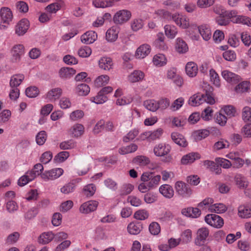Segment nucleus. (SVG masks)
<instances>
[{
    "mask_svg": "<svg viewBox=\"0 0 251 251\" xmlns=\"http://www.w3.org/2000/svg\"><path fill=\"white\" fill-rule=\"evenodd\" d=\"M192 238V231L190 229L184 230L181 235V238L179 239L183 243H188L190 242Z\"/></svg>",
    "mask_w": 251,
    "mask_h": 251,
    "instance_id": "nucleus-48",
    "label": "nucleus"
},
{
    "mask_svg": "<svg viewBox=\"0 0 251 251\" xmlns=\"http://www.w3.org/2000/svg\"><path fill=\"white\" fill-rule=\"evenodd\" d=\"M171 146L165 143H159L156 145L153 149V152L156 156H164L171 151Z\"/></svg>",
    "mask_w": 251,
    "mask_h": 251,
    "instance_id": "nucleus-8",
    "label": "nucleus"
},
{
    "mask_svg": "<svg viewBox=\"0 0 251 251\" xmlns=\"http://www.w3.org/2000/svg\"><path fill=\"white\" fill-rule=\"evenodd\" d=\"M100 67L104 70H110L113 66L111 58L107 57H101L99 61Z\"/></svg>",
    "mask_w": 251,
    "mask_h": 251,
    "instance_id": "nucleus-29",
    "label": "nucleus"
},
{
    "mask_svg": "<svg viewBox=\"0 0 251 251\" xmlns=\"http://www.w3.org/2000/svg\"><path fill=\"white\" fill-rule=\"evenodd\" d=\"M149 212L145 209H141L135 212L134 217L139 220H144L148 218Z\"/></svg>",
    "mask_w": 251,
    "mask_h": 251,
    "instance_id": "nucleus-51",
    "label": "nucleus"
},
{
    "mask_svg": "<svg viewBox=\"0 0 251 251\" xmlns=\"http://www.w3.org/2000/svg\"><path fill=\"white\" fill-rule=\"evenodd\" d=\"M96 191V187L93 184L85 186L83 188L84 194L87 197L92 196Z\"/></svg>",
    "mask_w": 251,
    "mask_h": 251,
    "instance_id": "nucleus-63",
    "label": "nucleus"
},
{
    "mask_svg": "<svg viewBox=\"0 0 251 251\" xmlns=\"http://www.w3.org/2000/svg\"><path fill=\"white\" fill-rule=\"evenodd\" d=\"M76 146L75 142L73 140H69L61 142L60 144V148L61 150H70L75 148Z\"/></svg>",
    "mask_w": 251,
    "mask_h": 251,
    "instance_id": "nucleus-54",
    "label": "nucleus"
},
{
    "mask_svg": "<svg viewBox=\"0 0 251 251\" xmlns=\"http://www.w3.org/2000/svg\"><path fill=\"white\" fill-rule=\"evenodd\" d=\"M1 19L3 23L8 24L13 18V14L11 10L8 7H2L0 11Z\"/></svg>",
    "mask_w": 251,
    "mask_h": 251,
    "instance_id": "nucleus-18",
    "label": "nucleus"
},
{
    "mask_svg": "<svg viewBox=\"0 0 251 251\" xmlns=\"http://www.w3.org/2000/svg\"><path fill=\"white\" fill-rule=\"evenodd\" d=\"M229 146V144L227 141L221 139L214 144L213 149L215 151H218L225 148H227Z\"/></svg>",
    "mask_w": 251,
    "mask_h": 251,
    "instance_id": "nucleus-53",
    "label": "nucleus"
},
{
    "mask_svg": "<svg viewBox=\"0 0 251 251\" xmlns=\"http://www.w3.org/2000/svg\"><path fill=\"white\" fill-rule=\"evenodd\" d=\"M198 70V66L194 62H188L186 65V73L187 75L190 77L195 76L197 74Z\"/></svg>",
    "mask_w": 251,
    "mask_h": 251,
    "instance_id": "nucleus-28",
    "label": "nucleus"
},
{
    "mask_svg": "<svg viewBox=\"0 0 251 251\" xmlns=\"http://www.w3.org/2000/svg\"><path fill=\"white\" fill-rule=\"evenodd\" d=\"M209 132L208 130L203 129L195 132L193 136L196 141H200L209 135Z\"/></svg>",
    "mask_w": 251,
    "mask_h": 251,
    "instance_id": "nucleus-50",
    "label": "nucleus"
},
{
    "mask_svg": "<svg viewBox=\"0 0 251 251\" xmlns=\"http://www.w3.org/2000/svg\"><path fill=\"white\" fill-rule=\"evenodd\" d=\"M92 53L91 49L88 46L80 48L77 51L78 55L83 58L89 57Z\"/></svg>",
    "mask_w": 251,
    "mask_h": 251,
    "instance_id": "nucleus-52",
    "label": "nucleus"
},
{
    "mask_svg": "<svg viewBox=\"0 0 251 251\" xmlns=\"http://www.w3.org/2000/svg\"><path fill=\"white\" fill-rule=\"evenodd\" d=\"M75 183L71 181L64 184L60 188V192L65 195H69L73 193L75 191Z\"/></svg>",
    "mask_w": 251,
    "mask_h": 251,
    "instance_id": "nucleus-31",
    "label": "nucleus"
},
{
    "mask_svg": "<svg viewBox=\"0 0 251 251\" xmlns=\"http://www.w3.org/2000/svg\"><path fill=\"white\" fill-rule=\"evenodd\" d=\"M131 14L127 10H120L113 17V21L116 24L122 25L128 21L131 18Z\"/></svg>",
    "mask_w": 251,
    "mask_h": 251,
    "instance_id": "nucleus-3",
    "label": "nucleus"
},
{
    "mask_svg": "<svg viewBox=\"0 0 251 251\" xmlns=\"http://www.w3.org/2000/svg\"><path fill=\"white\" fill-rule=\"evenodd\" d=\"M176 192L180 196L188 198L191 194V190L188 185L182 181H177L175 184Z\"/></svg>",
    "mask_w": 251,
    "mask_h": 251,
    "instance_id": "nucleus-6",
    "label": "nucleus"
},
{
    "mask_svg": "<svg viewBox=\"0 0 251 251\" xmlns=\"http://www.w3.org/2000/svg\"><path fill=\"white\" fill-rule=\"evenodd\" d=\"M29 26V21L25 19H22L16 25L15 32L18 36H22L26 32Z\"/></svg>",
    "mask_w": 251,
    "mask_h": 251,
    "instance_id": "nucleus-10",
    "label": "nucleus"
},
{
    "mask_svg": "<svg viewBox=\"0 0 251 251\" xmlns=\"http://www.w3.org/2000/svg\"><path fill=\"white\" fill-rule=\"evenodd\" d=\"M54 237V234L52 232H47L42 233L38 238L39 244H47L51 241Z\"/></svg>",
    "mask_w": 251,
    "mask_h": 251,
    "instance_id": "nucleus-25",
    "label": "nucleus"
},
{
    "mask_svg": "<svg viewBox=\"0 0 251 251\" xmlns=\"http://www.w3.org/2000/svg\"><path fill=\"white\" fill-rule=\"evenodd\" d=\"M227 210V207L223 203H219L209 206V211L217 213H223Z\"/></svg>",
    "mask_w": 251,
    "mask_h": 251,
    "instance_id": "nucleus-36",
    "label": "nucleus"
},
{
    "mask_svg": "<svg viewBox=\"0 0 251 251\" xmlns=\"http://www.w3.org/2000/svg\"><path fill=\"white\" fill-rule=\"evenodd\" d=\"M25 76L23 74H17L13 75L10 80V86L11 87L17 88L22 81L24 79Z\"/></svg>",
    "mask_w": 251,
    "mask_h": 251,
    "instance_id": "nucleus-34",
    "label": "nucleus"
},
{
    "mask_svg": "<svg viewBox=\"0 0 251 251\" xmlns=\"http://www.w3.org/2000/svg\"><path fill=\"white\" fill-rule=\"evenodd\" d=\"M238 215L242 218H248L251 217V209L247 205H242L238 208Z\"/></svg>",
    "mask_w": 251,
    "mask_h": 251,
    "instance_id": "nucleus-35",
    "label": "nucleus"
},
{
    "mask_svg": "<svg viewBox=\"0 0 251 251\" xmlns=\"http://www.w3.org/2000/svg\"><path fill=\"white\" fill-rule=\"evenodd\" d=\"M232 21L235 23L242 24L251 26V19L246 16H238Z\"/></svg>",
    "mask_w": 251,
    "mask_h": 251,
    "instance_id": "nucleus-49",
    "label": "nucleus"
},
{
    "mask_svg": "<svg viewBox=\"0 0 251 251\" xmlns=\"http://www.w3.org/2000/svg\"><path fill=\"white\" fill-rule=\"evenodd\" d=\"M99 202L96 201H89L83 203L79 208L81 213L88 214L95 211L98 206Z\"/></svg>",
    "mask_w": 251,
    "mask_h": 251,
    "instance_id": "nucleus-9",
    "label": "nucleus"
},
{
    "mask_svg": "<svg viewBox=\"0 0 251 251\" xmlns=\"http://www.w3.org/2000/svg\"><path fill=\"white\" fill-rule=\"evenodd\" d=\"M201 158L200 154L198 152H191L184 155L181 160L182 164H187L194 162L196 160Z\"/></svg>",
    "mask_w": 251,
    "mask_h": 251,
    "instance_id": "nucleus-24",
    "label": "nucleus"
},
{
    "mask_svg": "<svg viewBox=\"0 0 251 251\" xmlns=\"http://www.w3.org/2000/svg\"><path fill=\"white\" fill-rule=\"evenodd\" d=\"M142 228V225L140 222H131L127 227L128 233L133 235L139 234Z\"/></svg>",
    "mask_w": 251,
    "mask_h": 251,
    "instance_id": "nucleus-23",
    "label": "nucleus"
},
{
    "mask_svg": "<svg viewBox=\"0 0 251 251\" xmlns=\"http://www.w3.org/2000/svg\"><path fill=\"white\" fill-rule=\"evenodd\" d=\"M207 87L205 94L198 93L191 96L188 100V104L192 106H197L204 102L210 104L215 103V100L212 94L213 88L209 85Z\"/></svg>",
    "mask_w": 251,
    "mask_h": 251,
    "instance_id": "nucleus-1",
    "label": "nucleus"
},
{
    "mask_svg": "<svg viewBox=\"0 0 251 251\" xmlns=\"http://www.w3.org/2000/svg\"><path fill=\"white\" fill-rule=\"evenodd\" d=\"M61 168H55L50 171H45L41 174V177L45 180H54L59 177L63 173Z\"/></svg>",
    "mask_w": 251,
    "mask_h": 251,
    "instance_id": "nucleus-5",
    "label": "nucleus"
},
{
    "mask_svg": "<svg viewBox=\"0 0 251 251\" xmlns=\"http://www.w3.org/2000/svg\"><path fill=\"white\" fill-rule=\"evenodd\" d=\"M163 133V130L158 128L153 131H147L140 135V138L142 140H145L146 138H149L151 140H155L160 138Z\"/></svg>",
    "mask_w": 251,
    "mask_h": 251,
    "instance_id": "nucleus-15",
    "label": "nucleus"
},
{
    "mask_svg": "<svg viewBox=\"0 0 251 251\" xmlns=\"http://www.w3.org/2000/svg\"><path fill=\"white\" fill-rule=\"evenodd\" d=\"M90 87L85 83H81L77 85L76 92L79 96H86L90 92Z\"/></svg>",
    "mask_w": 251,
    "mask_h": 251,
    "instance_id": "nucleus-41",
    "label": "nucleus"
},
{
    "mask_svg": "<svg viewBox=\"0 0 251 251\" xmlns=\"http://www.w3.org/2000/svg\"><path fill=\"white\" fill-rule=\"evenodd\" d=\"M209 235V230L205 227L199 228L197 232V237L195 239L196 245L201 246L204 245L206 238Z\"/></svg>",
    "mask_w": 251,
    "mask_h": 251,
    "instance_id": "nucleus-7",
    "label": "nucleus"
},
{
    "mask_svg": "<svg viewBox=\"0 0 251 251\" xmlns=\"http://www.w3.org/2000/svg\"><path fill=\"white\" fill-rule=\"evenodd\" d=\"M35 176L30 174L29 172H27L25 175L19 179L18 184L20 186H23L29 181L33 180Z\"/></svg>",
    "mask_w": 251,
    "mask_h": 251,
    "instance_id": "nucleus-37",
    "label": "nucleus"
},
{
    "mask_svg": "<svg viewBox=\"0 0 251 251\" xmlns=\"http://www.w3.org/2000/svg\"><path fill=\"white\" fill-rule=\"evenodd\" d=\"M62 93L60 88H55L50 90L46 94V98L52 101L58 99Z\"/></svg>",
    "mask_w": 251,
    "mask_h": 251,
    "instance_id": "nucleus-22",
    "label": "nucleus"
},
{
    "mask_svg": "<svg viewBox=\"0 0 251 251\" xmlns=\"http://www.w3.org/2000/svg\"><path fill=\"white\" fill-rule=\"evenodd\" d=\"M144 106L149 110L155 112L158 109L157 101L153 100H149L144 102Z\"/></svg>",
    "mask_w": 251,
    "mask_h": 251,
    "instance_id": "nucleus-44",
    "label": "nucleus"
},
{
    "mask_svg": "<svg viewBox=\"0 0 251 251\" xmlns=\"http://www.w3.org/2000/svg\"><path fill=\"white\" fill-rule=\"evenodd\" d=\"M134 163L140 166H144L149 163V159L145 156H138L134 158L133 160Z\"/></svg>",
    "mask_w": 251,
    "mask_h": 251,
    "instance_id": "nucleus-64",
    "label": "nucleus"
},
{
    "mask_svg": "<svg viewBox=\"0 0 251 251\" xmlns=\"http://www.w3.org/2000/svg\"><path fill=\"white\" fill-rule=\"evenodd\" d=\"M75 70L72 68H62L59 72V76L62 78H69L75 74Z\"/></svg>",
    "mask_w": 251,
    "mask_h": 251,
    "instance_id": "nucleus-30",
    "label": "nucleus"
},
{
    "mask_svg": "<svg viewBox=\"0 0 251 251\" xmlns=\"http://www.w3.org/2000/svg\"><path fill=\"white\" fill-rule=\"evenodd\" d=\"M119 31V27L117 26H113L108 29L106 33V40L110 42L115 41L118 38Z\"/></svg>",
    "mask_w": 251,
    "mask_h": 251,
    "instance_id": "nucleus-16",
    "label": "nucleus"
},
{
    "mask_svg": "<svg viewBox=\"0 0 251 251\" xmlns=\"http://www.w3.org/2000/svg\"><path fill=\"white\" fill-rule=\"evenodd\" d=\"M108 100L106 96L100 94L99 91L96 97L91 98V101L96 104H102L106 102Z\"/></svg>",
    "mask_w": 251,
    "mask_h": 251,
    "instance_id": "nucleus-45",
    "label": "nucleus"
},
{
    "mask_svg": "<svg viewBox=\"0 0 251 251\" xmlns=\"http://www.w3.org/2000/svg\"><path fill=\"white\" fill-rule=\"evenodd\" d=\"M209 75L210 80L213 82V84L216 87H220V79L218 74L215 71L211 69L209 71Z\"/></svg>",
    "mask_w": 251,
    "mask_h": 251,
    "instance_id": "nucleus-46",
    "label": "nucleus"
},
{
    "mask_svg": "<svg viewBox=\"0 0 251 251\" xmlns=\"http://www.w3.org/2000/svg\"><path fill=\"white\" fill-rule=\"evenodd\" d=\"M167 77L169 79H172L174 82L177 86L182 85L183 81L182 78L176 74V70L175 68H172L167 71Z\"/></svg>",
    "mask_w": 251,
    "mask_h": 251,
    "instance_id": "nucleus-13",
    "label": "nucleus"
},
{
    "mask_svg": "<svg viewBox=\"0 0 251 251\" xmlns=\"http://www.w3.org/2000/svg\"><path fill=\"white\" fill-rule=\"evenodd\" d=\"M222 75L227 82L231 84L238 83L241 79L240 76L228 70L222 71Z\"/></svg>",
    "mask_w": 251,
    "mask_h": 251,
    "instance_id": "nucleus-11",
    "label": "nucleus"
},
{
    "mask_svg": "<svg viewBox=\"0 0 251 251\" xmlns=\"http://www.w3.org/2000/svg\"><path fill=\"white\" fill-rule=\"evenodd\" d=\"M152 62L156 66L161 67L166 64L167 60L164 54L159 53L154 56Z\"/></svg>",
    "mask_w": 251,
    "mask_h": 251,
    "instance_id": "nucleus-38",
    "label": "nucleus"
},
{
    "mask_svg": "<svg viewBox=\"0 0 251 251\" xmlns=\"http://www.w3.org/2000/svg\"><path fill=\"white\" fill-rule=\"evenodd\" d=\"M144 25L143 21L140 19H134L131 23V27L134 31L141 29Z\"/></svg>",
    "mask_w": 251,
    "mask_h": 251,
    "instance_id": "nucleus-59",
    "label": "nucleus"
},
{
    "mask_svg": "<svg viewBox=\"0 0 251 251\" xmlns=\"http://www.w3.org/2000/svg\"><path fill=\"white\" fill-rule=\"evenodd\" d=\"M47 135L45 131H40L36 136V143L39 145H43L46 142Z\"/></svg>",
    "mask_w": 251,
    "mask_h": 251,
    "instance_id": "nucleus-56",
    "label": "nucleus"
},
{
    "mask_svg": "<svg viewBox=\"0 0 251 251\" xmlns=\"http://www.w3.org/2000/svg\"><path fill=\"white\" fill-rule=\"evenodd\" d=\"M242 117L245 123L251 124V108L249 106L244 107L242 109Z\"/></svg>",
    "mask_w": 251,
    "mask_h": 251,
    "instance_id": "nucleus-42",
    "label": "nucleus"
},
{
    "mask_svg": "<svg viewBox=\"0 0 251 251\" xmlns=\"http://www.w3.org/2000/svg\"><path fill=\"white\" fill-rule=\"evenodd\" d=\"M236 185L240 189H245L248 185V182L247 178L240 174H237L234 177Z\"/></svg>",
    "mask_w": 251,
    "mask_h": 251,
    "instance_id": "nucleus-32",
    "label": "nucleus"
},
{
    "mask_svg": "<svg viewBox=\"0 0 251 251\" xmlns=\"http://www.w3.org/2000/svg\"><path fill=\"white\" fill-rule=\"evenodd\" d=\"M223 110L224 113L228 118L234 117L236 114V108L231 105H227L223 107Z\"/></svg>",
    "mask_w": 251,
    "mask_h": 251,
    "instance_id": "nucleus-47",
    "label": "nucleus"
},
{
    "mask_svg": "<svg viewBox=\"0 0 251 251\" xmlns=\"http://www.w3.org/2000/svg\"><path fill=\"white\" fill-rule=\"evenodd\" d=\"M213 202L214 200L213 199L207 198L203 200L201 202H200L198 204V206L202 210L208 208V210H209V206L212 205L211 204L213 203Z\"/></svg>",
    "mask_w": 251,
    "mask_h": 251,
    "instance_id": "nucleus-57",
    "label": "nucleus"
},
{
    "mask_svg": "<svg viewBox=\"0 0 251 251\" xmlns=\"http://www.w3.org/2000/svg\"><path fill=\"white\" fill-rule=\"evenodd\" d=\"M84 128L83 125L79 124L74 125L69 130L70 133L75 137L82 135L84 133Z\"/></svg>",
    "mask_w": 251,
    "mask_h": 251,
    "instance_id": "nucleus-26",
    "label": "nucleus"
},
{
    "mask_svg": "<svg viewBox=\"0 0 251 251\" xmlns=\"http://www.w3.org/2000/svg\"><path fill=\"white\" fill-rule=\"evenodd\" d=\"M104 185L112 191H116L118 188L117 183L111 178H108L104 180Z\"/></svg>",
    "mask_w": 251,
    "mask_h": 251,
    "instance_id": "nucleus-61",
    "label": "nucleus"
},
{
    "mask_svg": "<svg viewBox=\"0 0 251 251\" xmlns=\"http://www.w3.org/2000/svg\"><path fill=\"white\" fill-rule=\"evenodd\" d=\"M109 80V77L107 75H101L98 76L95 81V85L100 87L107 84Z\"/></svg>",
    "mask_w": 251,
    "mask_h": 251,
    "instance_id": "nucleus-43",
    "label": "nucleus"
},
{
    "mask_svg": "<svg viewBox=\"0 0 251 251\" xmlns=\"http://www.w3.org/2000/svg\"><path fill=\"white\" fill-rule=\"evenodd\" d=\"M93 4L97 8H105L112 5L111 1H103L100 0H95L93 1Z\"/></svg>",
    "mask_w": 251,
    "mask_h": 251,
    "instance_id": "nucleus-58",
    "label": "nucleus"
},
{
    "mask_svg": "<svg viewBox=\"0 0 251 251\" xmlns=\"http://www.w3.org/2000/svg\"><path fill=\"white\" fill-rule=\"evenodd\" d=\"M176 50L180 53H184L188 50V47L185 42L178 38L176 40Z\"/></svg>",
    "mask_w": 251,
    "mask_h": 251,
    "instance_id": "nucleus-33",
    "label": "nucleus"
},
{
    "mask_svg": "<svg viewBox=\"0 0 251 251\" xmlns=\"http://www.w3.org/2000/svg\"><path fill=\"white\" fill-rule=\"evenodd\" d=\"M38 213L37 208L32 207L28 210L24 215L25 220H30L34 218Z\"/></svg>",
    "mask_w": 251,
    "mask_h": 251,
    "instance_id": "nucleus-62",
    "label": "nucleus"
},
{
    "mask_svg": "<svg viewBox=\"0 0 251 251\" xmlns=\"http://www.w3.org/2000/svg\"><path fill=\"white\" fill-rule=\"evenodd\" d=\"M207 224L216 228H221L224 225L223 219L219 216L214 214H208L205 217Z\"/></svg>",
    "mask_w": 251,
    "mask_h": 251,
    "instance_id": "nucleus-4",
    "label": "nucleus"
},
{
    "mask_svg": "<svg viewBox=\"0 0 251 251\" xmlns=\"http://www.w3.org/2000/svg\"><path fill=\"white\" fill-rule=\"evenodd\" d=\"M164 30L166 35L170 39H174L177 33V28L174 25H166Z\"/></svg>",
    "mask_w": 251,
    "mask_h": 251,
    "instance_id": "nucleus-39",
    "label": "nucleus"
},
{
    "mask_svg": "<svg viewBox=\"0 0 251 251\" xmlns=\"http://www.w3.org/2000/svg\"><path fill=\"white\" fill-rule=\"evenodd\" d=\"M223 56L226 60L231 62L235 61L236 58L235 51L232 50H228L224 52Z\"/></svg>",
    "mask_w": 251,
    "mask_h": 251,
    "instance_id": "nucleus-55",
    "label": "nucleus"
},
{
    "mask_svg": "<svg viewBox=\"0 0 251 251\" xmlns=\"http://www.w3.org/2000/svg\"><path fill=\"white\" fill-rule=\"evenodd\" d=\"M138 147L135 144H132L129 146L122 147L119 150V152L121 154H126L135 151L137 150Z\"/></svg>",
    "mask_w": 251,
    "mask_h": 251,
    "instance_id": "nucleus-40",
    "label": "nucleus"
},
{
    "mask_svg": "<svg viewBox=\"0 0 251 251\" xmlns=\"http://www.w3.org/2000/svg\"><path fill=\"white\" fill-rule=\"evenodd\" d=\"M24 53V47L23 45L19 44L14 46L11 50L13 61H19Z\"/></svg>",
    "mask_w": 251,
    "mask_h": 251,
    "instance_id": "nucleus-12",
    "label": "nucleus"
},
{
    "mask_svg": "<svg viewBox=\"0 0 251 251\" xmlns=\"http://www.w3.org/2000/svg\"><path fill=\"white\" fill-rule=\"evenodd\" d=\"M171 137L174 142L180 147H185L188 145V143L184 136L179 133H172Z\"/></svg>",
    "mask_w": 251,
    "mask_h": 251,
    "instance_id": "nucleus-21",
    "label": "nucleus"
},
{
    "mask_svg": "<svg viewBox=\"0 0 251 251\" xmlns=\"http://www.w3.org/2000/svg\"><path fill=\"white\" fill-rule=\"evenodd\" d=\"M198 28L199 33L204 40L208 41L211 38V31L208 25H201Z\"/></svg>",
    "mask_w": 251,
    "mask_h": 251,
    "instance_id": "nucleus-27",
    "label": "nucleus"
},
{
    "mask_svg": "<svg viewBox=\"0 0 251 251\" xmlns=\"http://www.w3.org/2000/svg\"><path fill=\"white\" fill-rule=\"evenodd\" d=\"M159 192L166 198L171 199L174 195L173 187L169 184H163L159 188Z\"/></svg>",
    "mask_w": 251,
    "mask_h": 251,
    "instance_id": "nucleus-17",
    "label": "nucleus"
},
{
    "mask_svg": "<svg viewBox=\"0 0 251 251\" xmlns=\"http://www.w3.org/2000/svg\"><path fill=\"white\" fill-rule=\"evenodd\" d=\"M97 39V34L94 31H89L81 36V42L86 44L93 43Z\"/></svg>",
    "mask_w": 251,
    "mask_h": 251,
    "instance_id": "nucleus-19",
    "label": "nucleus"
},
{
    "mask_svg": "<svg viewBox=\"0 0 251 251\" xmlns=\"http://www.w3.org/2000/svg\"><path fill=\"white\" fill-rule=\"evenodd\" d=\"M145 77L144 73L139 70H134L128 76V80L131 83L142 81Z\"/></svg>",
    "mask_w": 251,
    "mask_h": 251,
    "instance_id": "nucleus-20",
    "label": "nucleus"
},
{
    "mask_svg": "<svg viewBox=\"0 0 251 251\" xmlns=\"http://www.w3.org/2000/svg\"><path fill=\"white\" fill-rule=\"evenodd\" d=\"M151 46L147 44L141 45L136 50L135 56L138 58L143 59L151 52Z\"/></svg>",
    "mask_w": 251,
    "mask_h": 251,
    "instance_id": "nucleus-14",
    "label": "nucleus"
},
{
    "mask_svg": "<svg viewBox=\"0 0 251 251\" xmlns=\"http://www.w3.org/2000/svg\"><path fill=\"white\" fill-rule=\"evenodd\" d=\"M161 180V176H152V173L149 172L144 173L141 176V180L143 182H147L148 187L151 189L156 188L159 184Z\"/></svg>",
    "mask_w": 251,
    "mask_h": 251,
    "instance_id": "nucleus-2",
    "label": "nucleus"
},
{
    "mask_svg": "<svg viewBox=\"0 0 251 251\" xmlns=\"http://www.w3.org/2000/svg\"><path fill=\"white\" fill-rule=\"evenodd\" d=\"M213 112L211 108L208 106L201 112V117L204 121H209L212 118Z\"/></svg>",
    "mask_w": 251,
    "mask_h": 251,
    "instance_id": "nucleus-60",
    "label": "nucleus"
}]
</instances>
